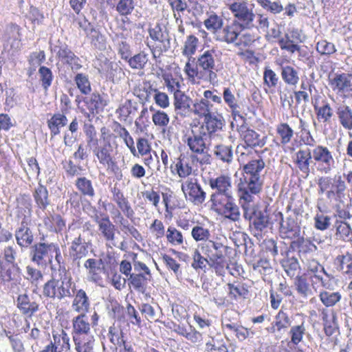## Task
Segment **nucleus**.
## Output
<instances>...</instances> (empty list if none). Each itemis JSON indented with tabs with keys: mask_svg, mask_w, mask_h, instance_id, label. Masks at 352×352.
<instances>
[{
	"mask_svg": "<svg viewBox=\"0 0 352 352\" xmlns=\"http://www.w3.org/2000/svg\"><path fill=\"white\" fill-rule=\"evenodd\" d=\"M280 232L285 238L296 239L300 236V228L294 219L287 217L285 220L282 219Z\"/></svg>",
	"mask_w": 352,
	"mask_h": 352,
	"instance_id": "19",
	"label": "nucleus"
},
{
	"mask_svg": "<svg viewBox=\"0 0 352 352\" xmlns=\"http://www.w3.org/2000/svg\"><path fill=\"white\" fill-rule=\"evenodd\" d=\"M95 155L98 159L100 164L109 167L112 164L111 157V146L109 144H104L94 151Z\"/></svg>",
	"mask_w": 352,
	"mask_h": 352,
	"instance_id": "41",
	"label": "nucleus"
},
{
	"mask_svg": "<svg viewBox=\"0 0 352 352\" xmlns=\"http://www.w3.org/2000/svg\"><path fill=\"white\" fill-rule=\"evenodd\" d=\"M191 236L196 241H210V231L208 228H205L201 226L197 225L194 226L191 230Z\"/></svg>",
	"mask_w": 352,
	"mask_h": 352,
	"instance_id": "60",
	"label": "nucleus"
},
{
	"mask_svg": "<svg viewBox=\"0 0 352 352\" xmlns=\"http://www.w3.org/2000/svg\"><path fill=\"white\" fill-rule=\"evenodd\" d=\"M240 28L237 25V22L232 21L230 24H227L223 26L221 30L217 32V34L214 39L220 43H225L226 44H234L236 46V41L240 36Z\"/></svg>",
	"mask_w": 352,
	"mask_h": 352,
	"instance_id": "13",
	"label": "nucleus"
},
{
	"mask_svg": "<svg viewBox=\"0 0 352 352\" xmlns=\"http://www.w3.org/2000/svg\"><path fill=\"white\" fill-rule=\"evenodd\" d=\"M336 234L342 240L352 237V229L349 223L342 221H336Z\"/></svg>",
	"mask_w": 352,
	"mask_h": 352,
	"instance_id": "59",
	"label": "nucleus"
},
{
	"mask_svg": "<svg viewBox=\"0 0 352 352\" xmlns=\"http://www.w3.org/2000/svg\"><path fill=\"white\" fill-rule=\"evenodd\" d=\"M76 285L65 267L52 265L50 279L43 285V295L49 298L62 300L74 295Z\"/></svg>",
	"mask_w": 352,
	"mask_h": 352,
	"instance_id": "2",
	"label": "nucleus"
},
{
	"mask_svg": "<svg viewBox=\"0 0 352 352\" xmlns=\"http://www.w3.org/2000/svg\"><path fill=\"white\" fill-rule=\"evenodd\" d=\"M94 218L98 224L99 230L101 232L103 236L106 240L111 241L112 244L115 245L113 243L115 239V226L110 221L109 217H104L99 218V217L96 215Z\"/></svg>",
	"mask_w": 352,
	"mask_h": 352,
	"instance_id": "25",
	"label": "nucleus"
},
{
	"mask_svg": "<svg viewBox=\"0 0 352 352\" xmlns=\"http://www.w3.org/2000/svg\"><path fill=\"white\" fill-rule=\"evenodd\" d=\"M214 155L223 162L230 164L233 160L232 147L223 144H217L214 148Z\"/></svg>",
	"mask_w": 352,
	"mask_h": 352,
	"instance_id": "36",
	"label": "nucleus"
},
{
	"mask_svg": "<svg viewBox=\"0 0 352 352\" xmlns=\"http://www.w3.org/2000/svg\"><path fill=\"white\" fill-rule=\"evenodd\" d=\"M150 276L144 275L141 273L131 274L129 278V281L132 287L138 292H144L148 283Z\"/></svg>",
	"mask_w": 352,
	"mask_h": 352,
	"instance_id": "43",
	"label": "nucleus"
},
{
	"mask_svg": "<svg viewBox=\"0 0 352 352\" xmlns=\"http://www.w3.org/2000/svg\"><path fill=\"white\" fill-rule=\"evenodd\" d=\"M135 0H119L116 6V11L120 16L131 14L135 9Z\"/></svg>",
	"mask_w": 352,
	"mask_h": 352,
	"instance_id": "56",
	"label": "nucleus"
},
{
	"mask_svg": "<svg viewBox=\"0 0 352 352\" xmlns=\"http://www.w3.org/2000/svg\"><path fill=\"white\" fill-rule=\"evenodd\" d=\"M182 190L186 198L195 205L202 204L206 198V193L196 179L190 178L182 184Z\"/></svg>",
	"mask_w": 352,
	"mask_h": 352,
	"instance_id": "12",
	"label": "nucleus"
},
{
	"mask_svg": "<svg viewBox=\"0 0 352 352\" xmlns=\"http://www.w3.org/2000/svg\"><path fill=\"white\" fill-rule=\"evenodd\" d=\"M221 52L215 47L202 50L197 57V66L208 74L210 82L217 78L216 72L221 67Z\"/></svg>",
	"mask_w": 352,
	"mask_h": 352,
	"instance_id": "5",
	"label": "nucleus"
},
{
	"mask_svg": "<svg viewBox=\"0 0 352 352\" xmlns=\"http://www.w3.org/2000/svg\"><path fill=\"white\" fill-rule=\"evenodd\" d=\"M113 200L117 204L119 208L127 218L132 219L133 217L134 211L129 201L124 197L123 193L119 189L115 188L113 191Z\"/></svg>",
	"mask_w": 352,
	"mask_h": 352,
	"instance_id": "29",
	"label": "nucleus"
},
{
	"mask_svg": "<svg viewBox=\"0 0 352 352\" xmlns=\"http://www.w3.org/2000/svg\"><path fill=\"white\" fill-rule=\"evenodd\" d=\"M47 126L49 127L52 137L58 135L60 132V128L65 126L67 123V117L60 113L54 114L50 119L47 120Z\"/></svg>",
	"mask_w": 352,
	"mask_h": 352,
	"instance_id": "31",
	"label": "nucleus"
},
{
	"mask_svg": "<svg viewBox=\"0 0 352 352\" xmlns=\"http://www.w3.org/2000/svg\"><path fill=\"white\" fill-rule=\"evenodd\" d=\"M167 241L172 245H180L184 243L182 233L173 226H169L166 234Z\"/></svg>",
	"mask_w": 352,
	"mask_h": 352,
	"instance_id": "53",
	"label": "nucleus"
},
{
	"mask_svg": "<svg viewBox=\"0 0 352 352\" xmlns=\"http://www.w3.org/2000/svg\"><path fill=\"white\" fill-rule=\"evenodd\" d=\"M210 140L197 126L192 128L185 142L193 153L191 155L192 162L198 163L200 166L211 164L212 158L209 153L211 145Z\"/></svg>",
	"mask_w": 352,
	"mask_h": 352,
	"instance_id": "3",
	"label": "nucleus"
},
{
	"mask_svg": "<svg viewBox=\"0 0 352 352\" xmlns=\"http://www.w3.org/2000/svg\"><path fill=\"white\" fill-rule=\"evenodd\" d=\"M337 269L342 274L352 277V254L349 252L337 256L335 259Z\"/></svg>",
	"mask_w": 352,
	"mask_h": 352,
	"instance_id": "30",
	"label": "nucleus"
},
{
	"mask_svg": "<svg viewBox=\"0 0 352 352\" xmlns=\"http://www.w3.org/2000/svg\"><path fill=\"white\" fill-rule=\"evenodd\" d=\"M234 198L233 193L212 194L210 199V208L214 211Z\"/></svg>",
	"mask_w": 352,
	"mask_h": 352,
	"instance_id": "46",
	"label": "nucleus"
},
{
	"mask_svg": "<svg viewBox=\"0 0 352 352\" xmlns=\"http://www.w3.org/2000/svg\"><path fill=\"white\" fill-rule=\"evenodd\" d=\"M99 72L104 74L106 77L113 82H118L124 76L123 69L115 62H106Z\"/></svg>",
	"mask_w": 352,
	"mask_h": 352,
	"instance_id": "21",
	"label": "nucleus"
},
{
	"mask_svg": "<svg viewBox=\"0 0 352 352\" xmlns=\"http://www.w3.org/2000/svg\"><path fill=\"white\" fill-rule=\"evenodd\" d=\"M340 124L348 131L352 130V108L346 104H340L336 109Z\"/></svg>",
	"mask_w": 352,
	"mask_h": 352,
	"instance_id": "24",
	"label": "nucleus"
},
{
	"mask_svg": "<svg viewBox=\"0 0 352 352\" xmlns=\"http://www.w3.org/2000/svg\"><path fill=\"white\" fill-rule=\"evenodd\" d=\"M43 241L44 236L32 246L30 253L32 261L41 267H45L52 262L55 245L54 243H48Z\"/></svg>",
	"mask_w": 352,
	"mask_h": 352,
	"instance_id": "10",
	"label": "nucleus"
},
{
	"mask_svg": "<svg viewBox=\"0 0 352 352\" xmlns=\"http://www.w3.org/2000/svg\"><path fill=\"white\" fill-rule=\"evenodd\" d=\"M214 212L234 222L239 221L241 219L239 208L236 204L234 198L229 202L223 204L221 207L214 210Z\"/></svg>",
	"mask_w": 352,
	"mask_h": 352,
	"instance_id": "18",
	"label": "nucleus"
},
{
	"mask_svg": "<svg viewBox=\"0 0 352 352\" xmlns=\"http://www.w3.org/2000/svg\"><path fill=\"white\" fill-rule=\"evenodd\" d=\"M228 9L241 30L251 29L254 27L256 15L253 8L244 1H237L228 4Z\"/></svg>",
	"mask_w": 352,
	"mask_h": 352,
	"instance_id": "6",
	"label": "nucleus"
},
{
	"mask_svg": "<svg viewBox=\"0 0 352 352\" xmlns=\"http://www.w3.org/2000/svg\"><path fill=\"white\" fill-rule=\"evenodd\" d=\"M16 306L23 314L32 316L38 310V305L35 301H30L28 294H20L16 299Z\"/></svg>",
	"mask_w": 352,
	"mask_h": 352,
	"instance_id": "26",
	"label": "nucleus"
},
{
	"mask_svg": "<svg viewBox=\"0 0 352 352\" xmlns=\"http://www.w3.org/2000/svg\"><path fill=\"white\" fill-rule=\"evenodd\" d=\"M290 324L291 320L289 316L285 312L280 310L275 318L273 325L274 331L276 329L278 331H280L282 329L288 328Z\"/></svg>",
	"mask_w": 352,
	"mask_h": 352,
	"instance_id": "54",
	"label": "nucleus"
},
{
	"mask_svg": "<svg viewBox=\"0 0 352 352\" xmlns=\"http://www.w3.org/2000/svg\"><path fill=\"white\" fill-rule=\"evenodd\" d=\"M239 204L243 212V217L250 221V227L254 235L260 234L268 226V217L264 212L258 210L254 203V197L251 200L239 199Z\"/></svg>",
	"mask_w": 352,
	"mask_h": 352,
	"instance_id": "4",
	"label": "nucleus"
},
{
	"mask_svg": "<svg viewBox=\"0 0 352 352\" xmlns=\"http://www.w3.org/2000/svg\"><path fill=\"white\" fill-rule=\"evenodd\" d=\"M210 187L214 191L212 194L233 193L231 177L226 175H220L208 181Z\"/></svg>",
	"mask_w": 352,
	"mask_h": 352,
	"instance_id": "16",
	"label": "nucleus"
},
{
	"mask_svg": "<svg viewBox=\"0 0 352 352\" xmlns=\"http://www.w3.org/2000/svg\"><path fill=\"white\" fill-rule=\"evenodd\" d=\"M148 61V56L144 52H140L126 60L129 67L133 69H144Z\"/></svg>",
	"mask_w": 352,
	"mask_h": 352,
	"instance_id": "40",
	"label": "nucleus"
},
{
	"mask_svg": "<svg viewBox=\"0 0 352 352\" xmlns=\"http://www.w3.org/2000/svg\"><path fill=\"white\" fill-rule=\"evenodd\" d=\"M148 34L151 38L155 42L153 45L148 46L154 58L160 57L170 47V38L167 29L157 23L154 27L148 29Z\"/></svg>",
	"mask_w": 352,
	"mask_h": 352,
	"instance_id": "7",
	"label": "nucleus"
},
{
	"mask_svg": "<svg viewBox=\"0 0 352 352\" xmlns=\"http://www.w3.org/2000/svg\"><path fill=\"white\" fill-rule=\"evenodd\" d=\"M340 182L341 184L340 188H343V191L344 192L346 186L341 175H335L333 178L331 177H320L318 181L319 192L324 193L328 189L335 190V186Z\"/></svg>",
	"mask_w": 352,
	"mask_h": 352,
	"instance_id": "23",
	"label": "nucleus"
},
{
	"mask_svg": "<svg viewBox=\"0 0 352 352\" xmlns=\"http://www.w3.org/2000/svg\"><path fill=\"white\" fill-rule=\"evenodd\" d=\"M52 336L54 340L52 344L58 348L60 347L59 352L69 349V338L64 330L61 329L60 333L54 331Z\"/></svg>",
	"mask_w": 352,
	"mask_h": 352,
	"instance_id": "47",
	"label": "nucleus"
},
{
	"mask_svg": "<svg viewBox=\"0 0 352 352\" xmlns=\"http://www.w3.org/2000/svg\"><path fill=\"white\" fill-rule=\"evenodd\" d=\"M283 267L287 276L290 277L296 276L300 268L298 260L294 257L285 260L283 263Z\"/></svg>",
	"mask_w": 352,
	"mask_h": 352,
	"instance_id": "62",
	"label": "nucleus"
},
{
	"mask_svg": "<svg viewBox=\"0 0 352 352\" xmlns=\"http://www.w3.org/2000/svg\"><path fill=\"white\" fill-rule=\"evenodd\" d=\"M87 248V243H82L80 237L76 239L72 244V249L75 252L74 261L78 266H80L82 263L85 268H88V259H86L88 252Z\"/></svg>",
	"mask_w": 352,
	"mask_h": 352,
	"instance_id": "22",
	"label": "nucleus"
},
{
	"mask_svg": "<svg viewBox=\"0 0 352 352\" xmlns=\"http://www.w3.org/2000/svg\"><path fill=\"white\" fill-rule=\"evenodd\" d=\"M278 43L282 50H287L291 53H294L300 50V47L294 43V40L291 39L288 34H286L284 38H281L278 41Z\"/></svg>",
	"mask_w": 352,
	"mask_h": 352,
	"instance_id": "64",
	"label": "nucleus"
},
{
	"mask_svg": "<svg viewBox=\"0 0 352 352\" xmlns=\"http://www.w3.org/2000/svg\"><path fill=\"white\" fill-rule=\"evenodd\" d=\"M305 333V327L303 323L300 325L293 326L289 331L292 342L294 344L300 343L302 340Z\"/></svg>",
	"mask_w": 352,
	"mask_h": 352,
	"instance_id": "63",
	"label": "nucleus"
},
{
	"mask_svg": "<svg viewBox=\"0 0 352 352\" xmlns=\"http://www.w3.org/2000/svg\"><path fill=\"white\" fill-rule=\"evenodd\" d=\"M191 99L182 91L174 96V107L177 113L186 116L190 110Z\"/></svg>",
	"mask_w": 352,
	"mask_h": 352,
	"instance_id": "28",
	"label": "nucleus"
},
{
	"mask_svg": "<svg viewBox=\"0 0 352 352\" xmlns=\"http://www.w3.org/2000/svg\"><path fill=\"white\" fill-rule=\"evenodd\" d=\"M281 77L287 85L291 86H296L300 79L298 71L289 65L282 67Z\"/></svg>",
	"mask_w": 352,
	"mask_h": 352,
	"instance_id": "39",
	"label": "nucleus"
},
{
	"mask_svg": "<svg viewBox=\"0 0 352 352\" xmlns=\"http://www.w3.org/2000/svg\"><path fill=\"white\" fill-rule=\"evenodd\" d=\"M223 18L214 12H208L207 18L204 20V24L208 31L213 34V38L216 36L217 32L221 30L223 26Z\"/></svg>",
	"mask_w": 352,
	"mask_h": 352,
	"instance_id": "27",
	"label": "nucleus"
},
{
	"mask_svg": "<svg viewBox=\"0 0 352 352\" xmlns=\"http://www.w3.org/2000/svg\"><path fill=\"white\" fill-rule=\"evenodd\" d=\"M318 120L322 122H329L333 115V109L328 102H324L322 106L315 107Z\"/></svg>",
	"mask_w": 352,
	"mask_h": 352,
	"instance_id": "49",
	"label": "nucleus"
},
{
	"mask_svg": "<svg viewBox=\"0 0 352 352\" xmlns=\"http://www.w3.org/2000/svg\"><path fill=\"white\" fill-rule=\"evenodd\" d=\"M72 306L78 312L88 311L87 296L84 290L79 289L77 292Z\"/></svg>",
	"mask_w": 352,
	"mask_h": 352,
	"instance_id": "45",
	"label": "nucleus"
},
{
	"mask_svg": "<svg viewBox=\"0 0 352 352\" xmlns=\"http://www.w3.org/2000/svg\"><path fill=\"white\" fill-rule=\"evenodd\" d=\"M152 121L154 124L160 128L166 127L170 122V118L166 113L163 111L157 110L152 116Z\"/></svg>",
	"mask_w": 352,
	"mask_h": 352,
	"instance_id": "61",
	"label": "nucleus"
},
{
	"mask_svg": "<svg viewBox=\"0 0 352 352\" xmlns=\"http://www.w3.org/2000/svg\"><path fill=\"white\" fill-rule=\"evenodd\" d=\"M37 206L44 210L50 205L49 194L47 189L43 185H39L33 194Z\"/></svg>",
	"mask_w": 352,
	"mask_h": 352,
	"instance_id": "38",
	"label": "nucleus"
},
{
	"mask_svg": "<svg viewBox=\"0 0 352 352\" xmlns=\"http://www.w3.org/2000/svg\"><path fill=\"white\" fill-rule=\"evenodd\" d=\"M312 158L316 169L323 174H329L335 168V160L332 152L322 145H317L312 150Z\"/></svg>",
	"mask_w": 352,
	"mask_h": 352,
	"instance_id": "8",
	"label": "nucleus"
},
{
	"mask_svg": "<svg viewBox=\"0 0 352 352\" xmlns=\"http://www.w3.org/2000/svg\"><path fill=\"white\" fill-rule=\"evenodd\" d=\"M191 157H189L184 154H181L177 159L175 164L177 173L180 177H186L191 175L192 172Z\"/></svg>",
	"mask_w": 352,
	"mask_h": 352,
	"instance_id": "33",
	"label": "nucleus"
},
{
	"mask_svg": "<svg viewBox=\"0 0 352 352\" xmlns=\"http://www.w3.org/2000/svg\"><path fill=\"white\" fill-rule=\"evenodd\" d=\"M294 286L298 295L303 299H307L313 296V291L307 278L303 276H296Z\"/></svg>",
	"mask_w": 352,
	"mask_h": 352,
	"instance_id": "34",
	"label": "nucleus"
},
{
	"mask_svg": "<svg viewBox=\"0 0 352 352\" xmlns=\"http://www.w3.org/2000/svg\"><path fill=\"white\" fill-rule=\"evenodd\" d=\"M239 314L234 310H227L222 315V326L224 329L230 331L238 324Z\"/></svg>",
	"mask_w": 352,
	"mask_h": 352,
	"instance_id": "44",
	"label": "nucleus"
},
{
	"mask_svg": "<svg viewBox=\"0 0 352 352\" xmlns=\"http://www.w3.org/2000/svg\"><path fill=\"white\" fill-rule=\"evenodd\" d=\"M329 85L333 91L344 97L352 98V74L336 73L329 75Z\"/></svg>",
	"mask_w": 352,
	"mask_h": 352,
	"instance_id": "11",
	"label": "nucleus"
},
{
	"mask_svg": "<svg viewBox=\"0 0 352 352\" xmlns=\"http://www.w3.org/2000/svg\"><path fill=\"white\" fill-rule=\"evenodd\" d=\"M192 259L193 261L191 265L196 271L201 270L206 272L209 260L207 256L201 255V252L196 249L193 252Z\"/></svg>",
	"mask_w": 352,
	"mask_h": 352,
	"instance_id": "55",
	"label": "nucleus"
},
{
	"mask_svg": "<svg viewBox=\"0 0 352 352\" xmlns=\"http://www.w3.org/2000/svg\"><path fill=\"white\" fill-rule=\"evenodd\" d=\"M223 126V118L221 116L215 115L214 113L204 118L203 123L197 127L212 139L216 133L222 130Z\"/></svg>",
	"mask_w": 352,
	"mask_h": 352,
	"instance_id": "14",
	"label": "nucleus"
},
{
	"mask_svg": "<svg viewBox=\"0 0 352 352\" xmlns=\"http://www.w3.org/2000/svg\"><path fill=\"white\" fill-rule=\"evenodd\" d=\"M38 74L41 85L45 91H47L51 86L54 76L51 69L45 66H41L38 69Z\"/></svg>",
	"mask_w": 352,
	"mask_h": 352,
	"instance_id": "57",
	"label": "nucleus"
},
{
	"mask_svg": "<svg viewBox=\"0 0 352 352\" xmlns=\"http://www.w3.org/2000/svg\"><path fill=\"white\" fill-rule=\"evenodd\" d=\"M212 107L213 105L208 100L203 98L195 101L192 111L195 115L206 118L207 116L214 113L212 111Z\"/></svg>",
	"mask_w": 352,
	"mask_h": 352,
	"instance_id": "37",
	"label": "nucleus"
},
{
	"mask_svg": "<svg viewBox=\"0 0 352 352\" xmlns=\"http://www.w3.org/2000/svg\"><path fill=\"white\" fill-rule=\"evenodd\" d=\"M199 247L202 254L210 260L225 256L228 249V247L222 243L212 240L202 243Z\"/></svg>",
	"mask_w": 352,
	"mask_h": 352,
	"instance_id": "15",
	"label": "nucleus"
},
{
	"mask_svg": "<svg viewBox=\"0 0 352 352\" xmlns=\"http://www.w3.org/2000/svg\"><path fill=\"white\" fill-rule=\"evenodd\" d=\"M43 223L50 232H60L65 228V221L60 214H50L44 218Z\"/></svg>",
	"mask_w": 352,
	"mask_h": 352,
	"instance_id": "32",
	"label": "nucleus"
},
{
	"mask_svg": "<svg viewBox=\"0 0 352 352\" xmlns=\"http://www.w3.org/2000/svg\"><path fill=\"white\" fill-rule=\"evenodd\" d=\"M256 155V158L249 155L246 160L248 162L243 166V178L238 184L239 199L250 201L262 189L265 164L260 155Z\"/></svg>",
	"mask_w": 352,
	"mask_h": 352,
	"instance_id": "1",
	"label": "nucleus"
},
{
	"mask_svg": "<svg viewBox=\"0 0 352 352\" xmlns=\"http://www.w3.org/2000/svg\"><path fill=\"white\" fill-rule=\"evenodd\" d=\"M198 42L199 40L195 36H188L182 49L183 55L190 58L195 53Z\"/></svg>",
	"mask_w": 352,
	"mask_h": 352,
	"instance_id": "50",
	"label": "nucleus"
},
{
	"mask_svg": "<svg viewBox=\"0 0 352 352\" xmlns=\"http://www.w3.org/2000/svg\"><path fill=\"white\" fill-rule=\"evenodd\" d=\"M2 281L10 282L15 279L20 272L18 264H6L2 267Z\"/></svg>",
	"mask_w": 352,
	"mask_h": 352,
	"instance_id": "51",
	"label": "nucleus"
},
{
	"mask_svg": "<svg viewBox=\"0 0 352 352\" xmlns=\"http://www.w3.org/2000/svg\"><path fill=\"white\" fill-rule=\"evenodd\" d=\"M25 278L33 285L38 286V285L43 280V275L42 272L34 268L32 266L28 265L26 267Z\"/></svg>",
	"mask_w": 352,
	"mask_h": 352,
	"instance_id": "58",
	"label": "nucleus"
},
{
	"mask_svg": "<svg viewBox=\"0 0 352 352\" xmlns=\"http://www.w3.org/2000/svg\"><path fill=\"white\" fill-rule=\"evenodd\" d=\"M312 162V151L309 149H300L295 153L294 163L299 170L308 175L310 164Z\"/></svg>",
	"mask_w": 352,
	"mask_h": 352,
	"instance_id": "20",
	"label": "nucleus"
},
{
	"mask_svg": "<svg viewBox=\"0 0 352 352\" xmlns=\"http://www.w3.org/2000/svg\"><path fill=\"white\" fill-rule=\"evenodd\" d=\"M320 300L326 307L334 306L341 299V294L339 292H329L323 291L320 293Z\"/></svg>",
	"mask_w": 352,
	"mask_h": 352,
	"instance_id": "52",
	"label": "nucleus"
},
{
	"mask_svg": "<svg viewBox=\"0 0 352 352\" xmlns=\"http://www.w3.org/2000/svg\"><path fill=\"white\" fill-rule=\"evenodd\" d=\"M14 236L16 243L22 248H28L34 241L32 232L25 220H23L16 229Z\"/></svg>",
	"mask_w": 352,
	"mask_h": 352,
	"instance_id": "17",
	"label": "nucleus"
},
{
	"mask_svg": "<svg viewBox=\"0 0 352 352\" xmlns=\"http://www.w3.org/2000/svg\"><path fill=\"white\" fill-rule=\"evenodd\" d=\"M243 137L245 144L251 148L250 149L247 148L242 144L237 146V153H240L239 160L244 163L249 155L256 154V153L252 150L253 147H263L266 142L265 140V137L261 138L260 135L252 129L245 130L243 132Z\"/></svg>",
	"mask_w": 352,
	"mask_h": 352,
	"instance_id": "9",
	"label": "nucleus"
},
{
	"mask_svg": "<svg viewBox=\"0 0 352 352\" xmlns=\"http://www.w3.org/2000/svg\"><path fill=\"white\" fill-rule=\"evenodd\" d=\"M74 336L87 338L88 333V317L85 313L77 316L74 320Z\"/></svg>",
	"mask_w": 352,
	"mask_h": 352,
	"instance_id": "35",
	"label": "nucleus"
},
{
	"mask_svg": "<svg viewBox=\"0 0 352 352\" xmlns=\"http://www.w3.org/2000/svg\"><path fill=\"white\" fill-rule=\"evenodd\" d=\"M276 131L280 138V142L283 144L289 143L294 135L293 129L287 123H280L277 126Z\"/></svg>",
	"mask_w": 352,
	"mask_h": 352,
	"instance_id": "48",
	"label": "nucleus"
},
{
	"mask_svg": "<svg viewBox=\"0 0 352 352\" xmlns=\"http://www.w3.org/2000/svg\"><path fill=\"white\" fill-rule=\"evenodd\" d=\"M208 265L212 268L217 276H224L226 271L229 268L228 262L226 258V255L208 260Z\"/></svg>",
	"mask_w": 352,
	"mask_h": 352,
	"instance_id": "42",
	"label": "nucleus"
}]
</instances>
